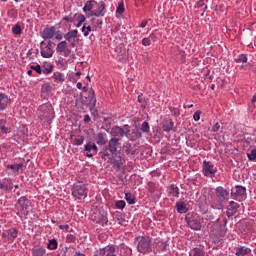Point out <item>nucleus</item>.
Returning a JSON list of instances; mask_svg holds the SVG:
<instances>
[{
  "label": "nucleus",
  "mask_w": 256,
  "mask_h": 256,
  "mask_svg": "<svg viewBox=\"0 0 256 256\" xmlns=\"http://www.w3.org/2000/svg\"><path fill=\"white\" fill-rule=\"evenodd\" d=\"M134 243L139 253H149L151 251V238L148 236H138Z\"/></svg>",
  "instance_id": "nucleus-1"
},
{
  "label": "nucleus",
  "mask_w": 256,
  "mask_h": 256,
  "mask_svg": "<svg viewBox=\"0 0 256 256\" xmlns=\"http://www.w3.org/2000/svg\"><path fill=\"white\" fill-rule=\"evenodd\" d=\"M89 189H87V185L79 182L77 184H74L72 188V195L75 197V199H85L87 197Z\"/></svg>",
  "instance_id": "nucleus-2"
},
{
  "label": "nucleus",
  "mask_w": 256,
  "mask_h": 256,
  "mask_svg": "<svg viewBox=\"0 0 256 256\" xmlns=\"http://www.w3.org/2000/svg\"><path fill=\"white\" fill-rule=\"evenodd\" d=\"M129 133H131L129 125H124L123 127L114 126L110 130V135L113 139H117V137H129Z\"/></svg>",
  "instance_id": "nucleus-3"
},
{
  "label": "nucleus",
  "mask_w": 256,
  "mask_h": 256,
  "mask_svg": "<svg viewBox=\"0 0 256 256\" xmlns=\"http://www.w3.org/2000/svg\"><path fill=\"white\" fill-rule=\"evenodd\" d=\"M40 118L43 121H52L53 117H55V112L53 111V106L51 105H42L40 107Z\"/></svg>",
  "instance_id": "nucleus-4"
},
{
  "label": "nucleus",
  "mask_w": 256,
  "mask_h": 256,
  "mask_svg": "<svg viewBox=\"0 0 256 256\" xmlns=\"http://www.w3.org/2000/svg\"><path fill=\"white\" fill-rule=\"evenodd\" d=\"M29 205H31V201L27 199V196H22L17 200L16 209L20 211L22 215H29Z\"/></svg>",
  "instance_id": "nucleus-5"
},
{
  "label": "nucleus",
  "mask_w": 256,
  "mask_h": 256,
  "mask_svg": "<svg viewBox=\"0 0 256 256\" xmlns=\"http://www.w3.org/2000/svg\"><path fill=\"white\" fill-rule=\"evenodd\" d=\"M202 173L205 177H215L217 167L211 161L204 160L202 164Z\"/></svg>",
  "instance_id": "nucleus-6"
},
{
  "label": "nucleus",
  "mask_w": 256,
  "mask_h": 256,
  "mask_svg": "<svg viewBox=\"0 0 256 256\" xmlns=\"http://www.w3.org/2000/svg\"><path fill=\"white\" fill-rule=\"evenodd\" d=\"M94 256H117L116 248L113 245H108V246L96 251Z\"/></svg>",
  "instance_id": "nucleus-7"
},
{
  "label": "nucleus",
  "mask_w": 256,
  "mask_h": 256,
  "mask_svg": "<svg viewBox=\"0 0 256 256\" xmlns=\"http://www.w3.org/2000/svg\"><path fill=\"white\" fill-rule=\"evenodd\" d=\"M41 55L45 59L53 57V44L51 42L47 45H45V42H41Z\"/></svg>",
  "instance_id": "nucleus-8"
},
{
  "label": "nucleus",
  "mask_w": 256,
  "mask_h": 256,
  "mask_svg": "<svg viewBox=\"0 0 256 256\" xmlns=\"http://www.w3.org/2000/svg\"><path fill=\"white\" fill-rule=\"evenodd\" d=\"M121 147V142H119V138H111L108 142V150L110 151L112 157L117 156V149Z\"/></svg>",
  "instance_id": "nucleus-9"
},
{
  "label": "nucleus",
  "mask_w": 256,
  "mask_h": 256,
  "mask_svg": "<svg viewBox=\"0 0 256 256\" xmlns=\"http://www.w3.org/2000/svg\"><path fill=\"white\" fill-rule=\"evenodd\" d=\"M57 53H63L64 57H69L71 55V49H69V44L67 41H62L57 44L56 47Z\"/></svg>",
  "instance_id": "nucleus-10"
},
{
  "label": "nucleus",
  "mask_w": 256,
  "mask_h": 256,
  "mask_svg": "<svg viewBox=\"0 0 256 256\" xmlns=\"http://www.w3.org/2000/svg\"><path fill=\"white\" fill-rule=\"evenodd\" d=\"M216 197L220 201H227L229 199V192L227 191V189L219 186L216 188Z\"/></svg>",
  "instance_id": "nucleus-11"
},
{
  "label": "nucleus",
  "mask_w": 256,
  "mask_h": 256,
  "mask_svg": "<svg viewBox=\"0 0 256 256\" xmlns=\"http://www.w3.org/2000/svg\"><path fill=\"white\" fill-rule=\"evenodd\" d=\"M0 189L2 191H13V180L11 178H5L0 182Z\"/></svg>",
  "instance_id": "nucleus-12"
},
{
  "label": "nucleus",
  "mask_w": 256,
  "mask_h": 256,
  "mask_svg": "<svg viewBox=\"0 0 256 256\" xmlns=\"http://www.w3.org/2000/svg\"><path fill=\"white\" fill-rule=\"evenodd\" d=\"M237 209H239V204H237L235 201H231L227 206V211H226L227 217H233V215H236Z\"/></svg>",
  "instance_id": "nucleus-13"
},
{
  "label": "nucleus",
  "mask_w": 256,
  "mask_h": 256,
  "mask_svg": "<svg viewBox=\"0 0 256 256\" xmlns=\"http://www.w3.org/2000/svg\"><path fill=\"white\" fill-rule=\"evenodd\" d=\"M11 103V99H9V96L7 94H0V111H5L7 109V106Z\"/></svg>",
  "instance_id": "nucleus-14"
},
{
  "label": "nucleus",
  "mask_w": 256,
  "mask_h": 256,
  "mask_svg": "<svg viewBox=\"0 0 256 256\" xmlns=\"http://www.w3.org/2000/svg\"><path fill=\"white\" fill-rule=\"evenodd\" d=\"M91 15L94 17H105V2H100L98 11H92Z\"/></svg>",
  "instance_id": "nucleus-15"
},
{
  "label": "nucleus",
  "mask_w": 256,
  "mask_h": 256,
  "mask_svg": "<svg viewBox=\"0 0 256 256\" xmlns=\"http://www.w3.org/2000/svg\"><path fill=\"white\" fill-rule=\"evenodd\" d=\"M173 125H174V123H173L172 119L163 120V122H162V129L166 133H169V131H173Z\"/></svg>",
  "instance_id": "nucleus-16"
},
{
  "label": "nucleus",
  "mask_w": 256,
  "mask_h": 256,
  "mask_svg": "<svg viewBox=\"0 0 256 256\" xmlns=\"http://www.w3.org/2000/svg\"><path fill=\"white\" fill-rule=\"evenodd\" d=\"M235 189V193L232 192V196L234 197V199H237V197H245V193H247V189H245V187L236 186Z\"/></svg>",
  "instance_id": "nucleus-17"
},
{
  "label": "nucleus",
  "mask_w": 256,
  "mask_h": 256,
  "mask_svg": "<svg viewBox=\"0 0 256 256\" xmlns=\"http://www.w3.org/2000/svg\"><path fill=\"white\" fill-rule=\"evenodd\" d=\"M127 138L130 139V141H137V139H141L143 137V134L141 133V130L139 129H134L131 134L128 132Z\"/></svg>",
  "instance_id": "nucleus-18"
},
{
  "label": "nucleus",
  "mask_w": 256,
  "mask_h": 256,
  "mask_svg": "<svg viewBox=\"0 0 256 256\" xmlns=\"http://www.w3.org/2000/svg\"><path fill=\"white\" fill-rule=\"evenodd\" d=\"M187 224L194 231H201V222L198 219L187 220Z\"/></svg>",
  "instance_id": "nucleus-19"
},
{
  "label": "nucleus",
  "mask_w": 256,
  "mask_h": 256,
  "mask_svg": "<svg viewBox=\"0 0 256 256\" xmlns=\"http://www.w3.org/2000/svg\"><path fill=\"white\" fill-rule=\"evenodd\" d=\"M42 37L43 39H53L55 37V29L53 27L44 29Z\"/></svg>",
  "instance_id": "nucleus-20"
},
{
  "label": "nucleus",
  "mask_w": 256,
  "mask_h": 256,
  "mask_svg": "<svg viewBox=\"0 0 256 256\" xmlns=\"http://www.w3.org/2000/svg\"><path fill=\"white\" fill-rule=\"evenodd\" d=\"M97 145H106L107 144V134L99 132L96 136Z\"/></svg>",
  "instance_id": "nucleus-21"
},
{
  "label": "nucleus",
  "mask_w": 256,
  "mask_h": 256,
  "mask_svg": "<svg viewBox=\"0 0 256 256\" xmlns=\"http://www.w3.org/2000/svg\"><path fill=\"white\" fill-rule=\"evenodd\" d=\"M249 253H251V250L249 248L239 247V248H237L235 255L236 256H245V255H249Z\"/></svg>",
  "instance_id": "nucleus-22"
},
{
  "label": "nucleus",
  "mask_w": 256,
  "mask_h": 256,
  "mask_svg": "<svg viewBox=\"0 0 256 256\" xmlns=\"http://www.w3.org/2000/svg\"><path fill=\"white\" fill-rule=\"evenodd\" d=\"M78 33H79V32H78L77 30L69 31L68 33H66V34L64 35V39H66V41L71 42L72 39H76Z\"/></svg>",
  "instance_id": "nucleus-23"
},
{
  "label": "nucleus",
  "mask_w": 256,
  "mask_h": 256,
  "mask_svg": "<svg viewBox=\"0 0 256 256\" xmlns=\"http://www.w3.org/2000/svg\"><path fill=\"white\" fill-rule=\"evenodd\" d=\"M168 192L170 193V195H173V197H179V188L174 184L168 187Z\"/></svg>",
  "instance_id": "nucleus-24"
},
{
  "label": "nucleus",
  "mask_w": 256,
  "mask_h": 256,
  "mask_svg": "<svg viewBox=\"0 0 256 256\" xmlns=\"http://www.w3.org/2000/svg\"><path fill=\"white\" fill-rule=\"evenodd\" d=\"M102 159H104V161H108V163H112V165H117V167H119V164L115 162L113 158H111V154H108L107 152H103Z\"/></svg>",
  "instance_id": "nucleus-25"
},
{
  "label": "nucleus",
  "mask_w": 256,
  "mask_h": 256,
  "mask_svg": "<svg viewBox=\"0 0 256 256\" xmlns=\"http://www.w3.org/2000/svg\"><path fill=\"white\" fill-rule=\"evenodd\" d=\"M46 250L44 247H36L33 250L34 256H45Z\"/></svg>",
  "instance_id": "nucleus-26"
},
{
  "label": "nucleus",
  "mask_w": 256,
  "mask_h": 256,
  "mask_svg": "<svg viewBox=\"0 0 256 256\" xmlns=\"http://www.w3.org/2000/svg\"><path fill=\"white\" fill-rule=\"evenodd\" d=\"M0 131L2 133H8L9 127H7V120L6 119H0Z\"/></svg>",
  "instance_id": "nucleus-27"
},
{
  "label": "nucleus",
  "mask_w": 256,
  "mask_h": 256,
  "mask_svg": "<svg viewBox=\"0 0 256 256\" xmlns=\"http://www.w3.org/2000/svg\"><path fill=\"white\" fill-rule=\"evenodd\" d=\"M17 234H18V232H17V229H15V228H10L7 231V237H8V239H11V240L17 239Z\"/></svg>",
  "instance_id": "nucleus-28"
},
{
  "label": "nucleus",
  "mask_w": 256,
  "mask_h": 256,
  "mask_svg": "<svg viewBox=\"0 0 256 256\" xmlns=\"http://www.w3.org/2000/svg\"><path fill=\"white\" fill-rule=\"evenodd\" d=\"M94 5H95V0L87 1L85 6L83 7V12L87 13V11H91Z\"/></svg>",
  "instance_id": "nucleus-29"
},
{
  "label": "nucleus",
  "mask_w": 256,
  "mask_h": 256,
  "mask_svg": "<svg viewBox=\"0 0 256 256\" xmlns=\"http://www.w3.org/2000/svg\"><path fill=\"white\" fill-rule=\"evenodd\" d=\"M189 256H205V252L200 248H194L190 251Z\"/></svg>",
  "instance_id": "nucleus-30"
},
{
  "label": "nucleus",
  "mask_w": 256,
  "mask_h": 256,
  "mask_svg": "<svg viewBox=\"0 0 256 256\" xmlns=\"http://www.w3.org/2000/svg\"><path fill=\"white\" fill-rule=\"evenodd\" d=\"M115 219L119 223V225H122L124 227L125 225H127V220L123 218V214H116Z\"/></svg>",
  "instance_id": "nucleus-31"
},
{
  "label": "nucleus",
  "mask_w": 256,
  "mask_h": 256,
  "mask_svg": "<svg viewBox=\"0 0 256 256\" xmlns=\"http://www.w3.org/2000/svg\"><path fill=\"white\" fill-rule=\"evenodd\" d=\"M41 91L42 93H51V91H53V86L49 83H45L42 85Z\"/></svg>",
  "instance_id": "nucleus-32"
},
{
  "label": "nucleus",
  "mask_w": 256,
  "mask_h": 256,
  "mask_svg": "<svg viewBox=\"0 0 256 256\" xmlns=\"http://www.w3.org/2000/svg\"><path fill=\"white\" fill-rule=\"evenodd\" d=\"M176 208L179 213H187V206L185 203H177Z\"/></svg>",
  "instance_id": "nucleus-33"
},
{
  "label": "nucleus",
  "mask_w": 256,
  "mask_h": 256,
  "mask_svg": "<svg viewBox=\"0 0 256 256\" xmlns=\"http://www.w3.org/2000/svg\"><path fill=\"white\" fill-rule=\"evenodd\" d=\"M52 71H53V66L51 64H46L42 68V73H44V75H49V73H52Z\"/></svg>",
  "instance_id": "nucleus-34"
},
{
  "label": "nucleus",
  "mask_w": 256,
  "mask_h": 256,
  "mask_svg": "<svg viewBox=\"0 0 256 256\" xmlns=\"http://www.w3.org/2000/svg\"><path fill=\"white\" fill-rule=\"evenodd\" d=\"M125 199H126L127 203H129V205H135V197H133V195H131V193H126Z\"/></svg>",
  "instance_id": "nucleus-35"
},
{
  "label": "nucleus",
  "mask_w": 256,
  "mask_h": 256,
  "mask_svg": "<svg viewBox=\"0 0 256 256\" xmlns=\"http://www.w3.org/2000/svg\"><path fill=\"white\" fill-rule=\"evenodd\" d=\"M116 13H117V15H123V13H125V6H124L123 2H120L118 4V7L116 8Z\"/></svg>",
  "instance_id": "nucleus-36"
},
{
  "label": "nucleus",
  "mask_w": 256,
  "mask_h": 256,
  "mask_svg": "<svg viewBox=\"0 0 256 256\" xmlns=\"http://www.w3.org/2000/svg\"><path fill=\"white\" fill-rule=\"evenodd\" d=\"M89 103L92 108L95 107V105L97 104V98H95V91H93V90L91 91Z\"/></svg>",
  "instance_id": "nucleus-37"
},
{
  "label": "nucleus",
  "mask_w": 256,
  "mask_h": 256,
  "mask_svg": "<svg viewBox=\"0 0 256 256\" xmlns=\"http://www.w3.org/2000/svg\"><path fill=\"white\" fill-rule=\"evenodd\" d=\"M125 153L128 155H135V153H137V150H135V148H132L131 144H127Z\"/></svg>",
  "instance_id": "nucleus-38"
},
{
  "label": "nucleus",
  "mask_w": 256,
  "mask_h": 256,
  "mask_svg": "<svg viewBox=\"0 0 256 256\" xmlns=\"http://www.w3.org/2000/svg\"><path fill=\"white\" fill-rule=\"evenodd\" d=\"M23 167V164H8L7 169H12L13 171H19Z\"/></svg>",
  "instance_id": "nucleus-39"
},
{
  "label": "nucleus",
  "mask_w": 256,
  "mask_h": 256,
  "mask_svg": "<svg viewBox=\"0 0 256 256\" xmlns=\"http://www.w3.org/2000/svg\"><path fill=\"white\" fill-rule=\"evenodd\" d=\"M141 131H142V133H149V131H150L149 122L145 121L142 123Z\"/></svg>",
  "instance_id": "nucleus-40"
},
{
  "label": "nucleus",
  "mask_w": 256,
  "mask_h": 256,
  "mask_svg": "<svg viewBox=\"0 0 256 256\" xmlns=\"http://www.w3.org/2000/svg\"><path fill=\"white\" fill-rule=\"evenodd\" d=\"M249 161H256V149H252L250 153H247Z\"/></svg>",
  "instance_id": "nucleus-41"
},
{
  "label": "nucleus",
  "mask_w": 256,
  "mask_h": 256,
  "mask_svg": "<svg viewBox=\"0 0 256 256\" xmlns=\"http://www.w3.org/2000/svg\"><path fill=\"white\" fill-rule=\"evenodd\" d=\"M57 245L58 244L56 239L49 240L48 249H51V250L57 249Z\"/></svg>",
  "instance_id": "nucleus-42"
},
{
  "label": "nucleus",
  "mask_w": 256,
  "mask_h": 256,
  "mask_svg": "<svg viewBox=\"0 0 256 256\" xmlns=\"http://www.w3.org/2000/svg\"><path fill=\"white\" fill-rule=\"evenodd\" d=\"M91 23L94 25V27H101V25H103V20L92 18Z\"/></svg>",
  "instance_id": "nucleus-43"
},
{
  "label": "nucleus",
  "mask_w": 256,
  "mask_h": 256,
  "mask_svg": "<svg viewBox=\"0 0 256 256\" xmlns=\"http://www.w3.org/2000/svg\"><path fill=\"white\" fill-rule=\"evenodd\" d=\"M52 78L56 79V81H60V82L65 81V78H63V75L61 73H54Z\"/></svg>",
  "instance_id": "nucleus-44"
},
{
  "label": "nucleus",
  "mask_w": 256,
  "mask_h": 256,
  "mask_svg": "<svg viewBox=\"0 0 256 256\" xmlns=\"http://www.w3.org/2000/svg\"><path fill=\"white\" fill-rule=\"evenodd\" d=\"M82 32L84 33V37H88L89 33H91V26H83L82 27Z\"/></svg>",
  "instance_id": "nucleus-45"
},
{
  "label": "nucleus",
  "mask_w": 256,
  "mask_h": 256,
  "mask_svg": "<svg viewBox=\"0 0 256 256\" xmlns=\"http://www.w3.org/2000/svg\"><path fill=\"white\" fill-rule=\"evenodd\" d=\"M74 17L77 19L78 23H85V15L75 14Z\"/></svg>",
  "instance_id": "nucleus-46"
},
{
  "label": "nucleus",
  "mask_w": 256,
  "mask_h": 256,
  "mask_svg": "<svg viewBox=\"0 0 256 256\" xmlns=\"http://www.w3.org/2000/svg\"><path fill=\"white\" fill-rule=\"evenodd\" d=\"M83 141H85V137L79 136L78 138L74 139L75 145H83Z\"/></svg>",
  "instance_id": "nucleus-47"
},
{
  "label": "nucleus",
  "mask_w": 256,
  "mask_h": 256,
  "mask_svg": "<svg viewBox=\"0 0 256 256\" xmlns=\"http://www.w3.org/2000/svg\"><path fill=\"white\" fill-rule=\"evenodd\" d=\"M31 69H33V71H36V73H38L39 75H41V73H43V69L41 68V65L37 64L36 66H31Z\"/></svg>",
  "instance_id": "nucleus-48"
},
{
  "label": "nucleus",
  "mask_w": 256,
  "mask_h": 256,
  "mask_svg": "<svg viewBox=\"0 0 256 256\" xmlns=\"http://www.w3.org/2000/svg\"><path fill=\"white\" fill-rule=\"evenodd\" d=\"M125 201L124 200H120L116 202V207L117 209H125Z\"/></svg>",
  "instance_id": "nucleus-49"
},
{
  "label": "nucleus",
  "mask_w": 256,
  "mask_h": 256,
  "mask_svg": "<svg viewBox=\"0 0 256 256\" xmlns=\"http://www.w3.org/2000/svg\"><path fill=\"white\" fill-rule=\"evenodd\" d=\"M239 63H247V56L245 54H240L238 56Z\"/></svg>",
  "instance_id": "nucleus-50"
},
{
  "label": "nucleus",
  "mask_w": 256,
  "mask_h": 256,
  "mask_svg": "<svg viewBox=\"0 0 256 256\" xmlns=\"http://www.w3.org/2000/svg\"><path fill=\"white\" fill-rule=\"evenodd\" d=\"M14 35H21V26L16 25L13 29H12Z\"/></svg>",
  "instance_id": "nucleus-51"
},
{
  "label": "nucleus",
  "mask_w": 256,
  "mask_h": 256,
  "mask_svg": "<svg viewBox=\"0 0 256 256\" xmlns=\"http://www.w3.org/2000/svg\"><path fill=\"white\" fill-rule=\"evenodd\" d=\"M85 151H87V153H93V146L91 142L85 145Z\"/></svg>",
  "instance_id": "nucleus-52"
},
{
  "label": "nucleus",
  "mask_w": 256,
  "mask_h": 256,
  "mask_svg": "<svg viewBox=\"0 0 256 256\" xmlns=\"http://www.w3.org/2000/svg\"><path fill=\"white\" fill-rule=\"evenodd\" d=\"M142 45H144L145 47H149V45H151V39L150 38H144L142 40Z\"/></svg>",
  "instance_id": "nucleus-53"
},
{
  "label": "nucleus",
  "mask_w": 256,
  "mask_h": 256,
  "mask_svg": "<svg viewBox=\"0 0 256 256\" xmlns=\"http://www.w3.org/2000/svg\"><path fill=\"white\" fill-rule=\"evenodd\" d=\"M194 121H199L201 119V111H196L193 116Z\"/></svg>",
  "instance_id": "nucleus-54"
},
{
  "label": "nucleus",
  "mask_w": 256,
  "mask_h": 256,
  "mask_svg": "<svg viewBox=\"0 0 256 256\" xmlns=\"http://www.w3.org/2000/svg\"><path fill=\"white\" fill-rule=\"evenodd\" d=\"M219 129H221V125H219V123H216L215 125L212 126V131L214 133H217V131H219Z\"/></svg>",
  "instance_id": "nucleus-55"
},
{
  "label": "nucleus",
  "mask_w": 256,
  "mask_h": 256,
  "mask_svg": "<svg viewBox=\"0 0 256 256\" xmlns=\"http://www.w3.org/2000/svg\"><path fill=\"white\" fill-rule=\"evenodd\" d=\"M64 21H67L68 23H73L75 21V17L66 16L63 18Z\"/></svg>",
  "instance_id": "nucleus-56"
},
{
  "label": "nucleus",
  "mask_w": 256,
  "mask_h": 256,
  "mask_svg": "<svg viewBox=\"0 0 256 256\" xmlns=\"http://www.w3.org/2000/svg\"><path fill=\"white\" fill-rule=\"evenodd\" d=\"M97 151H99V148L97 147V145H95V143H92V153L94 155H97Z\"/></svg>",
  "instance_id": "nucleus-57"
},
{
  "label": "nucleus",
  "mask_w": 256,
  "mask_h": 256,
  "mask_svg": "<svg viewBox=\"0 0 256 256\" xmlns=\"http://www.w3.org/2000/svg\"><path fill=\"white\" fill-rule=\"evenodd\" d=\"M148 23H149V20H143L140 27H142V29H145V27H147Z\"/></svg>",
  "instance_id": "nucleus-58"
},
{
  "label": "nucleus",
  "mask_w": 256,
  "mask_h": 256,
  "mask_svg": "<svg viewBox=\"0 0 256 256\" xmlns=\"http://www.w3.org/2000/svg\"><path fill=\"white\" fill-rule=\"evenodd\" d=\"M91 121V117H89V114L84 115V122L89 123Z\"/></svg>",
  "instance_id": "nucleus-59"
},
{
  "label": "nucleus",
  "mask_w": 256,
  "mask_h": 256,
  "mask_svg": "<svg viewBox=\"0 0 256 256\" xmlns=\"http://www.w3.org/2000/svg\"><path fill=\"white\" fill-rule=\"evenodd\" d=\"M138 101H139V103H143L145 101V97H143V95H139Z\"/></svg>",
  "instance_id": "nucleus-60"
},
{
  "label": "nucleus",
  "mask_w": 256,
  "mask_h": 256,
  "mask_svg": "<svg viewBox=\"0 0 256 256\" xmlns=\"http://www.w3.org/2000/svg\"><path fill=\"white\" fill-rule=\"evenodd\" d=\"M55 38L58 40V41H61V39H63V36L61 34H56Z\"/></svg>",
  "instance_id": "nucleus-61"
},
{
  "label": "nucleus",
  "mask_w": 256,
  "mask_h": 256,
  "mask_svg": "<svg viewBox=\"0 0 256 256\" xmlns=\"http://www.w3.org/2000/svg\"><path fill=\"white\" fill-rule=\"evenodd\" d=\"M67 250H68V248H67V247L62 248V251H61L62 255H66Z\"/></svg>",
  "instance_id": "nucleus-62"
},
{
  "label": "nucleus",
  "mask_w": 256,
  "mask_h": 256,
  "mask_svg": "<svg viewBox=\"0 0 256 256\" xmlns=\"http://www.w3.org/2000/svg\"><path fill=\"white\" fill-rule=\"evenodd\" d=\"M59 228L60 229H69V225H60Z\"/></svg>",
  "instance_id": "nucleus-63"
},
{
  "label": "nucleus",
  "mask_w": 256,
  "mask_h": 256,
  "mask_svg": "<svg viewBox=\"0 0 256 256\" xmlns=\"http://www.w3.org/2000/svg\"><path fill=\"white\" fill-rule=\"evenodd\" d=\"M74 256H85V254L81 253V252H75Z\"/></svg>",
  "instance_id": "nucleus-64"
}]
</instances>
